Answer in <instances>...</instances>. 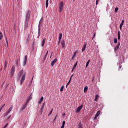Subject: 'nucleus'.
Instances as JSON below:
<instances>
[{
    "instance_id": "13d9d810",
    "label": "nucleus",
    "mask_w": 128,
    "mask_h": 128,
    "mask_svg": "<svg viewBox=\"0 0 128 128\" xmlns=\"http://www.w3.org/2000/svg\"><path fill=\"white\" fill-rule=\"evenodd\" d=\"M26 123H25V124H24V126H26Z\"/></svg>"
},
{
    "instance_id": "a878e982",
    "label": "nucleus",
    "mask_w": 128,
    "mask_h": 128,
    "mask_svg": "<svg viewBox=\"0 0 128 128\" xmlns=\"http://www.w3.org/2000/svg\"><path fill=\"white\" fill-rule=\"evenodd\" d=\"M114 43L118 44V38H114Z\"/></svg>"
},
{
    "instance_id": "f3484780",
    "label": "nucleus",
    "mask_w": 128,
    "mask_h": 128,
    "mask_svg": "<svg viewBox=\"0 0 128 128\" xmlns=\"http://www.w3.org/2000/svg\"><path fill=\"white\" fill-rule=\"evenodd\" d=\"M62 48H64L66 46V44L64 43V40H62V42H61Z\"/></svg>"
},
{
    "instance_id": "393cba45",
    "label": "nucleus",
    "mask_w": 128,
    "mask_h": 128,
    "mask_svg": "<svg viewBox=\"0 0 128 128\" xmlns=\"http://www.w3.org/2000/svg\"><path fill=\"white\" fill-rule=\"evenodd\" d=\"M84 92H88V86H86L84 88Z\"/></svg>"
},
{
    "instance_id": "79ce46f5",
    "label": "nucleus",
    "mask_w": 128,
    "mask_h": 128,
    "mask_svg": "<svg viewBox=\"0 0 128 128\" xmlns=\"http://www.w3.org/2000/svg\"><path fill=\"white\" fill-rule=\"evenodd\" d=\"M100 0H96V6L98 5V1Z\"/></svg>"
},
{
    "instance_id": "bb28decb",
    "label": "nucleus",
    "mask_w": 128,
    "mask_h": 128,
    "mask_svg": "<svg viewBox=\"0 0 128 128\" xmlns=\"http://www.w3.org/2000/svg\"><path fill=\"white\" fill-rule=\"evenodd\" d=\"M76 52H74V54H73L72 56V60H74V58L76 57Z\"/></svg>"
},
{
    "instance_id": "423d86ee",
    "label": "nucleus",
    "mask_w": 128,
    "mask_h": 128,
    "mask_svg": "<svg viewBox=\"0 0 128 128\" xmlns=\"http://www.w3.org/2000/svg\"><path fill=\"white\" fill-rule=\"evenodd\" d=\"M56 62H58V58H56L54 60H53L51 62V66H54V64H56Z\"/></svg>"
},
{
    "instance_id": "6ab92c4d",
    "label": "nucleus",
    "mask_w": 128,
    "mask_h": 128,
    "mask_svg": "<svg viewBox=\"0 0 128 128\" xmlns=\"http://www.w3.org/2000/svg\"><path fill=\"white\" fill-rule=\"evenodd\" d=\"M118 40H120V32H118Z\"/></svg>"
},
{
    "instance_id": "4468645a",
    "label": "nucleus",
    "mask_w": 128,
    "mask_h": 128,
    "mask_svg": "<svg viewBox=\"0 0 128 128\" xmlns=\"http://www.w3.org/2000/svg\"><path fill=\"white\" fill-rule=\"evenodd\" d=\"M124 20H122V22L120 23V30H122V26H124Z\"/></svg>"
},
{
    "instance_id": "6e6d98bb",
    "label": "nucleus",
    "mask_w": 128,
    "mask_h": 128,
    "mask_svg": "<svg viewBox=\"0 0 128 128\" xmlns=\"http://www.w3.org/2000/svg\"><path fill=\"white\" fill-rule=\"evenodd\" d=\"M6 40V44H8V40Z\"/></svg>"
},
{
    "instance_id": "bf43d9fd",
    "label": "nucleus",
    "mask_w": 128,
    "mask_h": 128,
    "mask_svg": "<svg viewBox=\"0 0 128 128\" xmlns=\"http://www.w3.org/2000/svg\"><path fill=\"white\" fill-rule=\"evenodd\" d=\"M34 78V77H32V80Z\"/></svg>"
},
{
    "instance_id": "58836bf2",
    "label": "nucleus",
    "mask_w": 128,
    "mask_h": 128,
    "mask_svg": "<svg viewBox=\"0 0 128 128\" xmlns=\"http://www.w3.org/2000/svg\"><path fill=\"white\" fill-rule=\"evenodd\" d=\"M64 124H66V121H63L62 124V126H64Z\"/></svg>"
},
{
    "instance_id": "4d7b16f0",
    "label": "nucleus",
    "mask_w": 128,
    "mask_h": 128,
    "mask_svg": "<svg viewBox=\"0 0 128 128\" xmlns=\"http://www.w3.org/2000/svg\"><path fill=\"white\" fill-rule=\"evenodd\" d=\"M46 2H48V0H46Z\"/></svg>"
},
{
    "instance_id": "c756f323",
    "label": "nucleus",
    "mask_w": 128,
    "mask_h": 128,
    "mask_svg": "<svg viewBox=\"0 0 128 128\" xmlns=\"http://www.w3.org/2000/svg\"><path fill=\"white\" fill-rule=\"evenodd\" d=\"M44 103L41 107V108H40V110H44Z\"/></svg>"
},
{
    "instance_id": "473e14b6",
    "label": "nucleus",
    "mask_w": 128,
    "mask_h": 128,
    "mask_svg": "<svg viewBox=\"0 0 128 128\" xmlns=\"http://www.w3.org/2000/svg\"><path fill=\"white\" fill-rule=\"evenodd\" d=\"M42 112H44V110L40 109L39 110L40 114H42Z\"/></svg>"
},
{
    "instance_id": "9d476101",
    "label": "nucleus",
    "mask_w": 128,
    "mask_h": 128,
    "mask_svg": "<svg viewBox=\"0 0 128 128\" xmlns=\"http://www.w3.org/2000/svg\"><path fill=\"white\" fill-rule=\"evenodd\" d=\"M27 60H28V56H25L24 57V66H26V64Z\"/></svg>"
},
{
    "instance_id": "72a5a7b5",
    "label": "nucleus",
    "mask_w": 128,
    "mask_h": 128,
    "mask_svg": "<svg viewBox=\"0 0 128 128\" xmlns=\"http://www.w3.org/2000/svg\"><path fill=\"white\" fill-rule=\"evenodd\" d=\"M52 114V110H51L50 111V112H49V114H48V116H50V114Z\"/></svg>"
},
{
    "instance_id": "de8ad7c7",
    "label": "nucleus",
    "mask_w": 128,
    "mask_h": 128,
    "mask_svg": "<svg viewBox=\"0 0 128 128\" xmlns=\"http://www.w3.org/2000/svg\"><path fill=\"white\" fill-rule=\"evenodd\" d=\"M52 54H53V52H52V53H51V55H50V58H52Z\"/></svg>"
},
{
    "instance_id": "c85d7f7f",
    "label": "nucleus",
    "mask_w": 128,
    "mask_h": 128,
    "mask_svg": "<svg viewBox=\"0 0 128 128\" xmlns=\"http://www.w3.org/2000/svg\"><path fill=\"white\" fill-rule=\"evenodd\" d=\"M64 86H62L60 89V92H62L64 90Z\"/></svg>"
},
{
    "instance_id": "20e7f679",
    "label": "nucleus",
    "mask_w": 128,
    "mask_h": 128,
    "mask_svg": "<svg viewBox=\"0 0 128 128\" xmlns=\"http://www.w3.org/2000/svg\"><path fill=\"white\" fill-rule=\"evenodd\" d=\"M14 72H16V67L14 66H13L10 72V74L12 77L14 76Z\"/></svg>"
},
{
    "instance_id": "603ef678",
    "label": "nucleus",
    "mask_w": 128,
    "mask_h": 128,
    "mask_svg": "<svg viewBox=\"0 0 128 128\" xmlns=\"http://www.w3.org/2000/svg\"><path fill=\"white\" fill-rule=\"evenodd\" d=\"M64 114H66L64 113L62 114V116H64Z\"/></svg>"
},
{
    "instance_id": "412c9836",
    "label": "nucleus",
    "mask_w": 128,
    "mask_h": 128,
    "mask_svg": "<svg viewBox=\"0 0 128 128\" xmlns=\"http://www.w3.org/2000/svg\"><path fill=\"white\" fill-rule=\"evenodd\" d=\"M6 66H8V62L5 61L4 65V70H6Z\"/></svg>"
},
{
    "instance_id": "7ed1b4c3",
    "label": "nucleus",
    "mask_w": 128,
    "mask_h": 128,
    "mask_svg": "<svg viewBox=\"0 0 128 128\" xmlns=\"http://www.w3.org/2000/svg\"><path fill=\"white\" fill-rule=\"evenodd\" d=\"M26 72H24V73L22 76V77L20 79V85L22 84V82H24V80H26Z\"/></svg>"
},
{
    "instance_id": "ddd939ff",
    "label": "nucleus",
    "mask_w": 128,
    "mask_h": 128,
    "mask_svg": "<svg viewBox=\"0 0 128 128\" xmlns=\"http://www.w3.org/2000/svg\"><path fill=\"white\" fill-rule=\"evenodd\" d=\"M22 74H24V70H21L18 72V76H19L20 78V76H22Z\"/></svg>"
},
{
    "instance_id": "5fc2aeb1",
    "label": "nucleus",
    "mask_w": 128,
    "mask_h": 128,
    "mask_svg": "<svg viewBox=\"0 0 128 128\" xmlns=\"http://www.w3.org/2000/svg\"><path fill=\"white\" fill-rule=\"evenodd\" d=\"M2 112V109L0 108V112Z\"/></svg>"
},
{
    "instance_id": "aec40b11",
    "label": "nucleus",
    "mask_w": 128,
    "mask_h": 128,
    "mask_svg": "<svg viewBox=\"0 0 128 128\" xmlns=\"http://www.w3.org/2000/svg\"><path fill=\"white\" fill-rule=\"evenodd\" d=\"M48 50L45 54V56H44V60L46 58V57L48 56Z\"/></svg>"
},
{
    "instance_id": "4c0bfd02",
    "label": "nucleus",
    "mask_w": 128,
    "mask_h": 128,
    "mask_svg": "<svg viewBox=\"0 0 128 128\" xmlns=\"http://www.w3.org/2000/svg\"><path fill=\"white\" fill-rule=\"evenodd\" d=\"M8 124H6L4 125V126L3 128H6V126H8Z\"/></svg>"
},
{
    "instance_id": "ea45409f",
    "label": "nucleus",
    "mask_w": 128,
    "mask_h": 128,
    "mask_svg": "<svg viewBox=\"0 0 128 128\" xmlns=\"http://www.w3.org/2000/svg\"><path fill=\"white\" fill-rule=\"evenodd\" d=\"M4 106H6V104H4L0 108L1 110H2V108H4Z\"/></svg>"
},
{
    "instance_id": "0eeeda50",
    "label": "nucleus",
    "mask_w": 128,
    "mask_h": 128,
    "mask_svg": "<svg viewBox=\"0 0 128 128\" xmlns=\"http://www.w3.org/2000/svg\"><path fill=\"white\" fill-rule=\"evenodd\" d=\"M26 106H28V104L27 103H24L23 104L21 108V110H24L26 109Z\"/></svg>"
},
{
    "instance_id": "e2e57ef3",
    "label": "nucleus",
    "mask_w": 128,
    "mask_h": 128,
    "mask_svg": "<svg viewBox=\"0 0 128 128\" xmlns=\"http://www.w3.org/2000/svg\"><path fill=\"white\" fill-rule=\"evenodd\" d=\"M16 64H18V62H16Z\"/></svg>"
},
{
    "instance_id": "2f4dec72",
    "label": "nucleus",
    "mask_w": 128,
    "mask_h": 128,
    "mask_svg": "<svg viewBox=\"0 0 128 128\" xmlns=\"http://www.w3.org/2000/svg\"><path fill=\"white\" fill-rule=\"evenodd\" d=\"M76 66H78V62H76L74 64V67H73V68H76Z\"/></svg>"
},
{
    "instance_id": "a211bd4d",
    "label": "nucleus",
    "mask_w": 128,
    "mask_h": 128,
    "mask_svg": "<svg viewBox=\"0 0 128 128\" xmlns=\"http://www.w3.org/2000/svg\"><path fill=\"white\" fill-rule=\"evenodd\" d=\"M42 100H44V96H42L40 99L38 100V104H42Z\"/></svg>"
},
{
    "instance_id": "37998d69",
    "label": "nucleus",
    "mask_w": 128,
    "mask_h": 128,
    "mask_svg": "<svg viewBox=\"0 0 128 128\" xmlns=\"http://www.w3.org/2000/svg\"><path fill=\"white\" fill-rule=\"evenodd\" d=\"M96 37V33H94L92 38V40H94V38Z\"/></svg>"
},
{
    "instance_id": "4be33fe9",
    "label": "nucleus",
    "mask_w": 128,
    "mask_h": 128,
    "mask_svg": "<svg viewBox=\"0 0 128 128\" xmlns=\"http://www.w3.org/2000/svg\"><path fill=\"white\" fill-rule=\"evenodd\" d=\"M98 96H98V94H96V95L95 99H94L95 102H98Z\"/></svg>"
},
{
    "instance_id": "39448f33",
    "label": "nucleus",
    "mask_w": 128,
    "mask_h": 128,
    "mask_svg": "<svg viewBox=\"0 0 128 128\" xmlns=\"http://www.w3.org/2000/svg\"><path fill=\"white\" fill-rule=\"evenodd\" d=\"M84 106L82 104L80 106H78L76 110V112H80V110H82V107Z\"/></svg>"
},
{
    "instance_id": "f03ea898",
    "label": "nucleus",
    "mask_w": 128,
    "mask_h": 128,
    "mask_svg": "<svg viewBox=\"0 0 128 128\" xmlns=\"http://www.w3.org/2000/svg\"><path fill=\"white\" fill-rule=\"evenodd\" d=\"M64 10V2L62 1L59 4V12H62Z\"/></svg>"
},
{
    "instance_id": "c03bdc74",
    "label": "nucleus",
    "mask_w": 128,
    "mask_h": 128,
    "mask_svg": "<svg viewBox=\"0 0 128 128\" xmlns=\"http://www.w3.org/2000/svg\"><path fill=\"white\" fill-rule=\"evenodd\" d=\"M70 84V80H69V81L68 82L67 84Z\"/></svg>"
},
{
    "instance_id": "6e6552de",
    "label": "nucleus",
    "mask_w": 128,
    "mask_h": 128,
    "mask_svg": "<svg viewBox=\"0 0 128 128\" xmlns=\"http://www.w3.org/2000/svg\"><path fill=\"white\" fill-rule=\"evenodd\" d=\"M12 108H14V106H12L8 110L6 111V114H10V112H12Z\"/></svg>"
},
{
    "instance_id": "09e8293b",
    "label": "nucleus",
    "mask_w": 128,
    "mask_h": 128,
    "mask_svg": "<svg viewBox=\"0 0 128 128\" xmlns=\"http://www.w3.org/2000/svg\"><path fill=\"white\" fill-rule=\"evenodd\" d=\"M1 34H2V32H0V36Z\"/></svg>"
},
{
    "instance_id": "dca6fc26",
    "label": "nucleus",
    "mask_w": 128,
    "mask_h": 128,
    "mask_svg": "<svg viewBox=\"0 0 128 128\" xmlns=\"http://www.w3.org/2000/svg\"><path fill=\"white\" fill-rule=\"evenodd\" d=\"M32 98V96L30 95L26 101V104H28V102H30V100Z\"/></svg>"
},
{
    "instance_id": "49530a36",
    "label": "nucleus",
    "mask_w": 128,
    "mask_h": 128,
    "mask_svg": "<svg viewBox=\"0 0 128 128\" xmlns=\"http://www.w3.org/2000/svg\"><path fill=\"white\" fill-rule=\"evenodd\" d=\"M64 128V125H62L61 126V128Z\"/></svg>"
},
{
    "instance_id": "7c9ffc66",
    "label": "nucleus",
    "mask_w": 128,
    "mask_h": 128,
    "mask_svg": "<svg viewBox=\"0 0 128 128\" xmlns=\"http://www.w3.org/2000/svg\"><path fill=\"white\" fill-rule=\"evenodd\" d=\"M46 8H48V2L46 1Z\"/></svg>"
},
{
    "instance_id": "f257e3e1",
    "label": "nucleus",
    "mask_w": 128,
    "mask_h": 128,
    "mask_svg": "<svg viewBox=\"0 0 128 128\" xmlns=\"http://www.w3.org/2000/svg\"><path fill=\"white\" fill-rule=\"evenodd\" d=\"M30 11L28 10L26 14V18L24 26V28H27L28 26V22H30Z\"/></svg>"
},
{
    "instance_id": "e433bc0d",
    "label": "nucleus",
    "mask_w": 128,
    "mask_h": 128,
    "mask_svg": "<svg viewBox=\"0 0 128 128\" xmlns=\"http://www.w3.org/2000/svg\"><path fill=\"white\" fill-rule=\"evenodd\" d=\"M40 28H38V38H40Z\"/></svg>"
},
{
    "instance_id": "a19ab883",
    "label": "nucleus",
    "mask_w": 128,
    "mask_h": 128,
    "mask_svg": "<svg viewBox=\"0 0 128 128\" xmlns=\"http://www.w3.org/2000/svg\"><path fill=\"white\" fill-rule=\"evenodd\" d=\"M74 76V74H72L71 76L70 77V80H72V76Z\"/></svg>"
},
{
    "instance_id": "c9c22d12",
    "label": "nucleus",
    "mask_w": 128,
    "mask_h": 128,
    "mask_svg": "<svg viewBox=\"0 0 128 128\" xmlns=\"http://www.w3.org/2000/svg\"><path fill=\"white\" fill-rule=\"evenodd\" d=\"M2 36H4V35H2V34H1V35H0V40H2Z\"/></svg>"
},
{
    "instance_id": "2eb2a0df",
    "label": "nucleus",
    "mask_w": 128,
    "mask_h": 128,
    "mask_svg": "<svg viewBox=\"0 0 128 128\" xmlns=\"http://www.w3.org/2000/svg\"><path fill=\"white\" fill-rule=\"evenodd\" d=\"M46 38H44L42 42V46L44 47V44H46Z\"/></svg>"
},
{
    "instance_id": "9b49d317",
    "label": "nucleus",
    "mask_w": 128,
    "mask_h": 128,
    "mask_svg": "<svg viewBox=\"0 0 128 128\" xmlns=\"http://www.w3.org/2000/svg\"><path fill=\"white\" fill-rule=\"evenodd\" d=\"M120 46V43L119 42L118 44L116 46V47L114 48V50H118Z\"/></svg>"
},
{
    "instance_id": "f8f14e48",
    "label": "nucleus",
    "mask_w": 128,
    "mask_h": 128,
    "mask_svg": "<svg viewBox=\"0 0 128 128\" xmlns=\"http://www.w3.org/2000/svg\"><path fill=\"white\" fill-rule=\"evenodd\" d=\"M86 43H85L84 44V46H82V52H84V50H86Z\"/></svg>"
},
{
    "instance_id": "5701e85b",
    "label": "nucleus",
    "mask_w": 128,
    "mask_h": 128,
    "mask_svg": "<svg viewBox=\"0 0 128 128\" xmlns=\"http://www.w3.org/2000/svg\"><path fill=\"white\" fill-rule=\"evenodd\" d=\"M62 32H60L59 34V40H62Z\"/></svg>"
},
{
    "instance_id": "864d4df0",
    "label": "nucleus",
    "mask_w": 128,
    "mask_h": 128,
    "mask_svg": "<svg viewBox=\"0 0 128 128\" xmlns=\"http://www.w3.org/2000/svg\"><path fill=\"white\" fill-rule=\"evenodd\" d=\"M72 72H74V68H72Z\"/></svg>"
},
{
    "instance_id": "1a4fd4ad",
    "label": "nucleus",
    "mask_w": 128,
    "mask_h": 128,
    "mask_svg": "<svg viewBox=\"0 0 128 128\" xmlns=\"http://www.w3.org/2000/svg\"><path fill=\"white\" fill-rule=\"evenodd\" d=\"M100 110H98L96 114L95 115V116L94 118V120H96V118H98V116H100Z\"/></svg>"
},
{
    "instance_id": "3c124183",
    "label": "nucleus",
    "mask_w": 128,
    "mask_h": 128,
    "mask_svg": "<svg viewBox=\"0 0 128 128\" xmlns=\"http://www.w3.org/2000/svg\"><path fill=\"white\" fill-rule=\"evenodd\" d=\"M68 84H66V88L68 87Z\"/></svg>"
},
{
    "instance_id": "a18cd8bd",
    "label": "nucleus",
    "mask_w": 128,
    "mask_h": 128,
    "mask_svg": "<svg viewBox=\"0 0 128 128\" xmlns=\"http://www.w3.org/2000/svg\"><path fill=\"white\" fill-rule=\"evenodd\" d=\"M119 66L120 68H119L118 70H120V68H122V66Z\"/></svg>"
},
{
    "instance_id": "680f3d73",
    "label": "nucleus",
    "mask_w": 128,
    "mask_h": 128,
    "mask_svg": "<svg viewBox=\"0 0 128 128\" xmlns=\"http://www.w3.org/2000/svg\"><path fill=\"white\" fill-rule=\"evenodd\" d=\"M74 0V2L75 0Z\"/></svg>"
},
{
    "instance_id": "cd10ccee",
    "label": "nucleus",
    "mask_w": 128,
    "mask_h": 128,
    "mask_svg": "<svg viewBox=\"0 0 128 128\" xmlns=\"http://www.w3.org/2000/svg\"><path fill=\"white\" fill-rule=\"evenodd\" d=\"M78 128H82V122H80L78 126Z\"/></svg>"
},
{
    "instance_id": "b1692460",
    "label": "nucleus",
    "mask_w": 128,
    "mask_h": 128,
    "mask_svg": "<svg viewBox=\"0 0 128 128\" xmlns=\"http://www.w3.org/2000/svg\"><path fill=\"white\" fill-rule=\"evenodd\" d=\"M90 60H88V61L87 62L86 68H88V64H90Z\"/></svg>"
},
{
    "instance_id": "052dcab7",
    "label": "nucleus",
    "mask_w": 128,
    "mask_h": 128,
    "mask_svg": "<svg viewBox=\"0 0 128 128\" xmlns=\"http://www.w3.org/2000/svg\"><path fill=\"white\" fill-rule=\"evenodd\" d=\"M34 78V77H32V80Z\"/></svg>"
},
{
    "instance_id": "f704fd0d",
    "label": "nucleus",
    "mask_w": 128,
    "mask_h": 128,
    "mask_svg": "<svg viewBox=\"0 0 128 128\" xmlns=\"http://www.w3.org/2000/svg\"><path fill=\"white\" fill-rule=\"evenodd\" d=\"M118 8L116 7V8H115V10H114L115 12H118Z\"/></svg>"
},
{
    "instance_id": "8fccbe9b",
    "label": "nucleus",
    "mask_w": 128,
    "mask_h": 128,
    "mask_svg": "<svg viewBox=\"0 0 128 128\" xmlns=\"http://www.w3.org/2000/svg\"><path fill=\"white\" fill-rule=\"evenodd\" d=\"M58 42H60V39L58 40Z\"/></svg>"
}]
</instances>
